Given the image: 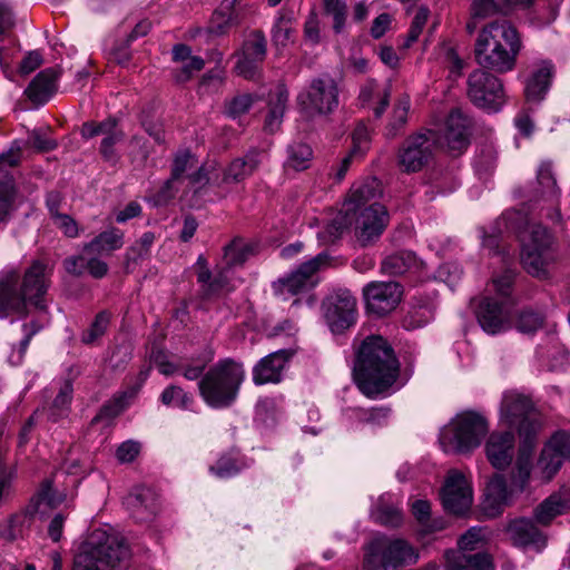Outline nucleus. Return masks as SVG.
Here are the masks:
<instances>
[{
	"instance_id": "18",
	"label": "nucleus",
	"mask_w": 570,
	"mask_h": 570,
	"mask_svg": "<svg viewBox=\"0 0 570 570\" xmlns=\"http://www.w3.org/2000/svg\"><path fill=\"white\" fill-rule=\"evenodd\" d=\"M402 295L403 288L396 282H371L363 288L366 308L377 316L394 311Z\"/></svg>"
},
{
	"instance_id": "32",
	"label": "nucleus",
	"mask_w": 570,
	"mask_h": 570,
	"mask_svg": "<svg viewBox=\"0 0 570 570\" xmlns=\"http://www.w3.org/2000/svg\"><path fill=\"white\" fill-rule=\"evenodd\" d=\"M125 234L116 227L101 232L83 245V252L92 255H109L124 246Z\"/></svg>"
},
{
	"instance_id": "3",
	"label": "nucleus",
	"mask_w": 570,
	"mask_h": 570,
	"mask_svg": "<svg viewBox=\"0 0 570 570\" xmlns=\"http://www.w3.org/2000/svg\"><path fill=\"white\" fill-rule=\"evenodd\" d=\"M521 49L517 28L508 20H494L480 30L473 52L480 68L507 73L515 68Z\"/></svg>"
},
{
	"instance_id": "29",
	"label": "nucleus",
	"mask_w": 570,
	"mask_h": 570,
	"mask_svg": "<svg viewBox=\"0 0 570 570\" xmlns=\"http://www.w3.org/2000/svg\"><path fill=\"white\" fill-rule=\"evenodd\" d=\"M61 70L56 67L40 71L26 89L27 97L37 105L46 104L57 91Z\"/></svg>"
},
{
	"instance_id": "57",
	"label": "nucleus",
	"mask_w": 570,
	"mask_h": 570,
	"mask_svg": "<svg viewBox=\"0 0 570 570\" xmlns=\"http://www.w3.org/2000/svg\"><path fill=\"white\" fill-rule=\"evenodd\" d=\"M195 157L191 155L189 150L178 151L173 161L170 177H173V179L178 180L188 168L195 165Z\"/></svg>"
},
{
	"instance_id": "28",
	"label": "nucleus",
	"mask_w": 570,
	"mask_h": 570,
	"mask_svg": "<svg viewBox=\"0 0 570 570\" xmlns=\"http://www.w3.org/2000/svg\"><path fill=\"white\" fill-rule=\"evenodd\" d=\"M570 510V488L562 487L546 498L533 512L535 522L549 525L554 518Z\"/></svg>"
},
{
	"instance_id": "61",
	"label": "nucleus",
	"mask_w": 570,
	"mask_h": 570,
	"mask_svg": "<svg viewBox=\"0 0 570 570\" xmlns=\"http://www.w3.org/2000/svg\"><path fill=\"white\" fill-rule=\"evenodd\" d=\"M499 11V6L494 0H472L471 14L473 18H488Z\"/></svg>"
},
{
	"instance_id": "46",
	"label": "nucleus",
	"mask_w": 570,
	"mask_h": 570,
	"mask_svg": "<svg viewBox=\"0 0 570 570\" xmlns=\"http://www.w3.org/2000/svg\"><path fill=\"white\" fill-rule=\"evenodd\" d=\"M73 387L70 381H66L57 396L53 400L51 409V417L57 421L59 417L65 416L68 413L71 400H72Z\"/></svg>"
},
{
	"instance_id": "60",
	"label": "nucleus",
	"mask_w": 570,
	"mask_h": 570,
	"mask_svg": "<svg viewBox=\"0 0 570 570\" xmlns=\"http://www.w3.org/2000/svg\"><path fill=\"white\" fill-rule=\"evenodd\" d=\"M353 147L351 153L354 155L363 156L368 148V130L365 125L360 124L352 134Z\"/></svg>"
},
{
	"instance_id": "1",
	"label": "nucleus",
	"mask_w": 570,
	"mask_h": 570,
	"mask_svg": "<svg viewBox=\"0 0 570 570\" xmlns=\"http://www.w3.org/2000/svg\"><path fill=\"white\" fill-rule=\"evenodd\" d=\"M399 372V360L385 338L371 335L362 342L354 365V377L364 395L375 397L385 392L395 383Z\"/></svg>"
},
{
	"instance_id": "7",
	"label": "nucleus",
	"mask_w": 570,
	"mask_h": 570,
	"mask_svg": "<svg viewBox=\"0 0 570 570\" xmlns=\"http://www.w3.org/2000/svg\"><path fill=\"white\" fill-rule=\"evenodd\" d=\"M489 431L487 419L474 411L458 414L440 434V444L446 453H468L476 449Z\"/></svg>"
},
{
	"instance_id": "54",
	"label": "nucleus",
	"mask_w": 570,
	"mask_h": 570,
	"mask_svg": "<svg viewBox=\"0 0 570 570\" xmlns=\"http://www.w3.org/2000/svg\"><path fill=\"white\" fill-rule=\"evenodd\" d=\"M175 70L174 77L177 82H186L205 67V60L199 56H193Z\"/></svg>"
},
{
	"instance_id": "38",
	"label": "nucleus",
	"mask_w": 570,
	"mask_h": 570,
	"mask_svg": "<svg viewBox=\"0 0 570 570\" xmlns=\"http://www.w3.org/2000/svg\"><path fill=\"white\" fill-rule=\"evenodd\" d=\"M412 513L424 533H431L444 528L441 520L431 519V505L426 500H415L412 503Z\"/></svg>"
},
{
	"instance_id": "20",
	"label": "nucleus",
	"mask_w": 570,
	"mask_h": 570,
	"mask_svg": "<svg viewBox=\"0 0 570 570\" xmlns=\"http://www.w3.org/2000/svg\"><path fill=\"white\" fill-rule=\"evenodd\" d=\"M444 509L455 515L470 510L473 502L472 488L459 471H450L441 492Z\"/></svg>"
},
{
	"instance_id": "44",
	"label": "nucleus",
	"mask_w": 570,
	"mask_h": 570,
	"mask_svg": "<svg viewBox=\"0 0 570 570\" xmlns=\"http://www.w3.org/2000/svg\"><path fill=\"white\" fill-rule=\"evenodd\" d=\"M450 556L466 570H492L491 557L484 552L468 554L450 551Z\"/></svg>"
},
{
	"instance_id": "22",
	"label": "nucleus",
	"mask_w": 570,
	"mask_h": 570,
	"mask_svg": "<svg viewBox=\"0 0 570 570\" xmlns=\"http://www.w3.org/2000/svg\"><path fill=\"white\" fill-rule=\"evenodd\" d=\"M125 505L137 522L151 521L158 511V495L147 487H136L126 498Z\"/></svg>"
},
{
	"instance_id": "40",
	"label": "nucleus",
	"mask_w": 570,
	"mask_h": 570,
	"mask_svg": "<svg viewBox=\"0 0 570 570\" xmlns=\"http://www.w3.org/2000/svg\"><path fill=\"white\" fill-rule=\"evenodd\" d=\"M111 315L107 311L99 312L90 326L81 334L80 341L86 345L96 344L107 332Z\"/></svg>"
},
{
	"instance_id": "47",
	"label": "nucleus",
	"mask_w": 570,
	"mask_h": 570,
	"mask_svg": "<svg viewBox=\"0 0 570 570\" xmlns=\"http://www.w3.org/2000/svg\"><path fill=\"white\" fill-rule=\"evenodd\" d=\"M293 32L291 14L278 12L272 31L275 45L286 46L291 41Z\"/></svg>"
},
{
	"instance_id": "9",
	"label": "nucleus",
	"mask_w": 570,
	"mask_h": 570,
	"mask_svg": "<svg viewBox=\"0 0 570 570\" xmlns=\"http://www.w3.org/2000/svg\"><path fill=\"white\" fill-rule=\"evenodd\" d=\"M340 90L336 80L330 75L312 78L296 97L299 112L308 118L328 116L340 104Z\"/></svg>"
},
{
	"instance_id": "49",
	"label": "nucleus",
	"mask_w": 570,
	"mask_h": 570,
	"mask_svg": "<svg viewBox=\"0 0 570 570\" xmlns=\"http://www.w3.org/2000/svg\"><path fill=\"white\" fill-rule=\"evenodd\" d=\"M118 128V121L115 117H108L107 119L96 122V121H87L81 127V136L85 139H90L92 137L102 135L107 137L115 129Z\"/></svg>"
},
{
	"instance_id": "5",
	"label": "nucleus",
	"mask_w": 570,
	"mask_h": 570,
	"mask_svg": "<svg viewBox=\"0 0 570 570\" xmlns=\"http://www.w3.org/2000/svg\"><path fill=\"white\" fill-rule=\"evenodd\" d=\"M390 220L389 213L382 204H372L354 214H337L326 225L325 229L318 233L323 243H332L350 226H354L355 237L358 244L366 247L376 242Z\"/></svg>"
},
{
	"instance_id": "12",
	"label": "nucleus",
	"mask_w": 570,
	"mask_h": 570,
	"mask_svg": "<svg viewBox=\"0 0 570 570\" xmlns=\"http://www.w3.org/2000/svg\"><path fill=\"white\" fill-rule=\"evenodd\" d=\"M501 421L509 428H517L527 441L537 433L540 423L533 413L531 400L518 392H505L500 407Z\"/></svg>"
},
{
	"instance_id": "27",
	"label": "nucleus",
	"mask_w": 570,
	"mask_h": 570,
	"mask_svg": "<svg viewBox=\"0 0 570 570\" xmlns=\"http://www.w3.org/2000/svg\"><path fill=\"white\" fill-rule=\"evenodd\" d=\"M66 494L53 489L52 480L45 479L26 508L29 515L46 517L51 510L58 508L66 501Z\"/></svg>"
},
{
	"instance_id": "10",
	"label": "nucleus",
	"mask_w": 570,
	"mask_h": 570,
	"mask_svg": "<svg viewBox=\"0 0 570 570\" xmlns=\"http://www.w3.org/2000/svg\"><path fill=\"white\" fill-rule=\"evenodd\" d=\"M554 261L553 236L541 224L532 225L529 238L522 244L523 268L533 277L547 279L550 276L549 267Z\"/></svg>"
},
{
	"instance_id": "14",
	"label": "nucleus",
	"mask_w": 570,
	"mask_h": 570,
	"mask_svg": "<svg viewBox=\"0 0 570 570\" xmlns=\"http://www.w3.org/2000/svg\"><path fill=\"white\" fill-rule=\"evenodd\" d=\"M434 144L432 130L407 137L397 154L400 169L407 174L420 171L431 159Z\"/></svg>"
},
{
	"instance_id": "50",
	"label": "nucleus",
	"mask_w": 570,
	"mask_h": 570,
	"mask_svg": "<svg viewBox=\"0 0 570 570\" xmlns=\"http://www.w3.org/2000/svg\"><path fill=\"white\" fill-rule=\"evenodd\" d=\"M126 397H127L126 394H121V395L115 396L111 400H109L108 402H106L101 406L98 414L92 419L91 423L96 424L102 420L110 421V420L115 419L116 416H118L127 407Z\"/></svg>"
},
{
	"instance_id": "48",
	"label": "nucleus",
	"mask_w": 570,
	"mask_h": 570,
	"mask_svg": "<svg viewBox=\"0 0 570 570\" xmlns=\"http://www.w3.org/2000/svg\"><path fill=\"white\" fill-rule=\"evenodd\" d=\"M487 542V531L483 528L473 527L469 529L459 540V552H470L478 550Z\"/></svg>"
},
{
	"instance_id": "62",
	"label": "nucleus",
	"mask_w": 570,
	"mask_h": 570,
	"mask_svg": "<svg viewBox=\"0 0 570 570\" xmlns=\"http://www.w3.org/2000/svg\"><path fill=\"white\" fill-rule=\"evenodd\" d=\"M150 358L158 371L166 376L173 375L178 371V366L169 362L166 353L160 350H153Z\"/></svg>"
},
{
	"instance_id": "56",
	"label": "nucleus",
	"mask_w": 570,
	"mask_h": 570,
	"mask_svg": "<svg viewBox=\"0 0 570 570\" xmlns=\"http://www.w3.org/2000/svg\"><path fill=\"white\" fill-rule=\"evenodd\" d=\"M390 415V409L386 407H373V409H357L356 417L360 422L372 424V425H383L386 423L387 417Z\"/></svg>"
},
{
	"instance_id": "33",
	"label": "nucleus",
	"mask_w": 570,
	"mask_h": 570,
	"mask_svg": "<svg viewBox=\"0 0 570 570\" xmlns=\"http://www.w3.org/2000/svg\"><path fill=\"white\" fill-rule=\"evenodd\" d=\"M420 262L414 253L401 250L386 256L381 263V272L389 276H402L416 271Z\"/></svg>"
},
{
	"instance_id": "26",
	"label": "nucleus",
	"mask_w": 570,
	"mask_h": 570,
	"mask_svg": "<svg viewBox=\"0 0 570 570\" xmlns=\"http://www.w3.org/2000/svg\"><path fill=\"white\" fill-rule=\"evenodd\" d=\"M381 195V183L376 178H371L354 185L338 214H354L355 210H361L372 204H380L377 198Z\"/></svg>"
},
{
	"instance_id": "2",
	"label": "nucleus",
	"mask_w": 570,
	"mask_h": 570,
	"mask_svg": "<svg viewBox=\"0 0 570 570\" xmlns=\"http://www.w3.org/2000/svg\"><path fill=\"white\" fill-rule=\"evenodd\" d=\"M51 277V268L41 261H35L21 277L12 268L0 274V318L12 314H27L28 304L45 309L42 302Z\"/></svg>"
},
{
	"instance_id": "41",
	"label": "nucleus",
	"mask_w": 570,
	"mask_h": 570,
	"mask_svg": "<svg viewBox=\"0 0 570 570\" xmlns=\"http://www.w3.org/2000/svg\"><path fill=\"white\" fill-rule=\"evenodd\" d=\"M17 189L12 177L0 180V223H6L14 209Z\"/></svg>"
},
{
	"instance_id": "31",
	"label": "nucleus",
	"mask_w": 570,
	"mask_h": 570,
	"mask_svg": "<svg viewBox=\"0 0 570 570\" xmlns=\"http://www.w3.org/2000/svg\"><path fill=\"white\" fill-rule=\"evenodd\" d=\"M553 77V65L542 61L529 76L524 95L528 102L538 104L542 101L551 86Z\"/></svg>"
},
{
	"instance_id": "34",
	"label": "nucleus",
	"mask_w": 570,
	"mask_h": 570,
	"mask_svg": "<svg viewBox=\"0 0 570 570\" xmlns=\"http://www.w3.org/2000/svg\"><path fill=\"white\" fill-rule=\"evenodd\" d=\"M551 440L542 450L538 461V468L541 470L542 478L550 481L562 465L564 456L556 448Z\"/></svg>"
},
{
	"instance_id": "24",
	"label": "nucleus",
	"mask_w": 570,
	"mask_h": 570,
	"mask_svg": "<svg viewBox=\"0 0 570 570\" xmlns=\"http://www.w3.org/2000/svg\"><path fill=\"white\" fill-rule=\"evenodd\" d=\"M517 492L511 484L508 488L504 478L495 474L487 484L482 510L485 515L494 518L501 513L503 507L511 503L513 494Z\"/></svg>"
},
{
	"instance_id": "58",
	"label": "nucleus",
	"mask_w": 570,
	"mask_h": 570,
	"mask_svg": "<svg viewBox=\"0 0 570 570\" xmlns=\"http://www.w3.org/2000/svg\"><path fill=\"white\" fill-rule=\"evenodd\" d=\"M375 520L387 527H399L402 522V513L394 507H380L374 513Z\"/></svg>"
},
{
	"instance_id": "35",
	"label": "nucleus",
	"mask_w": 570,
	"mask_h": 570,
	"mask_svg": "<svg viewBox=\"0 0 570 570\" xmlns=\"http://www.w3.org/2000/svg\"><path fill=\"white\" fill-rule=\"evenodd\" d=\"M286 153L285 168L298 171L309 167L313 151L307 144L293 142L287 146Z\"/></svg>"
},
{
	"instance_id": "17",
	"label": "nucleus",
	"mask_w": 570,
	"mask_h": 570,
	"mask_svg": "<svg viewBox=\"0 0 570 570\" xmlns=\"http://www.w3.org/2000/svg\"><path fill=\"white\" fill-rule=\"evenodd\" d=\"M481 328L491 335L505 332L512 327L511 305L507 299L483 297L475 309Z\"/></svg>"
},
{
	"instance_id": "37",
	"label": "nucleus",
	"mask_w": 570,
	"mask_h": 570,
	"mask_svg": "<svg viewBox=\"0 0 570 570\" xmlns=\"http://www.w3.org/2000/svg\"><path fill=\"white\" fill-rule=\"evenodd\" d=\"M410 107L411 100L407 95H403L397 99L393 108L392 119L386 127V136L389 138L396 137L406 125Z\"/></svg>"
},
{
	"instance_id": "15",
	"label": "nucleus",
	"mask_w": 570,
	"mask_h": 570,
	"mask_svg": "<svg viewBox=\"0 0 570 570\" xmlns=\"http://www.w3.org/2000/svg\"><path fill=\"white\" fill-rule=\"evenodd\" d=\"M267 41L259 30L250 31L244 39L242 47L235 52L237 58L235 71L245 79H254L261 70L266 58Z\"/></svg>"
},
{
	"instance_id": "36",
	"label": "nucleus",
	"mask_w": 570,
	"mask_h": 570,
	"mask_svg": "<svg viewBox=\"0 0 570 570\" xmlns=\"http://www.w3.org/2000/svg\"><path fill=\"white\" fill-rule=\"evenodd\" d=\"M288 100V91L284 87H278L275 94V100L271 102L269 112L265 120V129L274 132L279 128L284 116L286 104Z\"/></svg>"
},
{
	"instance_id": "13",
	"label": "nucleus",
	"mask_w": 570,
	"mask_h": 570,
	"mask_svg": "<svg viewBox=\"0 0 570 570\" xmlns=\"http://www.w3.org/2000/svg\"><path fill=\"white\" fill-rule=\"evenodd\" d=\"M324 317L333 333H342L356 322V298L348 289L340 288L328 294L322 303Z\"/></svg>"
},
{
	"instance_id": "23",
	"label": "nucleus",
	"mask_w": 570,
	"mask_h": 570,
	"mask_svg": "<svg viewBox=\"0 0 570 570\" xmlns=\"http://www.w3.org/2000/svg\"><path fill=\"white\" fill-rule=\"evenodd\" d=\"M289 350H278L261 358L253 367V382L255 385L278 383L282 372L292 357Z\"/></svg>"
},
{
	"instance_id": "25",
	"label": "nucleus",
	"mask_w": 570,
	"mask_h": 570,
	"mask_svg": "<svg viewBox=\"0 0 570 570\" xmlns=\"http://www.w3.org/2000/svg\"><path fill=\"white\" fill-rule=\"evenodd\" d=\"M485 453L495 469H505L513 459L514 434L511 431L492 432L485 443Z\"/></svg>"
},
{
	"instance_id": "63",
	"label": "nucleus",
	"mask_w": 570,
	"mask_h": 570,
	"mask_svg": "<svg viewBox=\"0 0 570 570\" xmlns=\"http://www.w3.org/2000/svg\"><path fill=\"white\" fill-rule=\"evenodd\" d=\"M57 228H59L65 236L75 238L79 235V228L77 222L68 214L58 215L52 219Z\"/></svg>"
},
{
	"instance_id": "11",
	"label": "nucleus",
	"mask_w": 570,
	"mask_h": 570,
	"mask_svg": "<svg viewBox=\"0 0 570 570\" xmlns=\"http://www.w3.org/2000/svg\"><path fill=\"white\" fill-rule=\"evenodd\" d=\"M466 95L478 108L497 112L507 101L503 83L492 71L479 68L466 80Z\"/></svg>"
},
{
	"instance_id": "52",
	"label": "nucleus",
	"mask_w": 570,
	"mask_h": 570,
	"mask_svg": "<svg viewBox=\"0 0 570 570\" xmlns=\"http://www.w3.org/2000/svg\"><path fill=\"white\" fill-rule=\"evenodd\" d=\"M250 248L242 240H233L225 247L224 259L228 268L242 265L248 257Z\"/></svg>"
},
{
	"instance_id": "45",
	"label": "nucleus",
	"mask_w": 570,
	"mask_h": 570,
	"mask_svg": "<svg viewBox=\"0 0 570 570\" xmlns=\"http://www.w3.org/2000/svg\"><path fill=\"white\" fill-rule=\"evenodd\" d=\"M324 12L333 19V30L341 33L346 24L347 4L345 0H323Z\"/></svg>"
},
{
	"instance_id": "42",
	"label": "nucleus",
	"mask_w": 570,
	"mask_h": 570,
	"mask_svg": "<svg viewBox=\"0 0 570 570\" xmlns=\"http://www.w3.org/2000/svg\"><path fill=\"white\" fill-rule=\"evenodd\" d=\"M544 316L532 308H523L518 312L514 327L523 334H532L543 325Z\"/></svg>"
},
{
	"instance_id": "53",
	"label": "nucleus",
	"mask_w": 570,
	"mask_h": 570,
	"mask_svg": "<svg viewBox=\"0 0 570 570\" xmlns=\"http://www.w3.org/2000/svg\"><path fill=\"white\" fill-rule=\"evenodd\" d=\"M254 98L249 94L237 95L225 102V114L229 118H237L246 114L253 106Z\"/></svg>"
},
{
	"instance_id": "59",
	"label": "nucleus",
	"mask_w": 570,
	"mask_h": 570,
	"mask_svg": "<svg viewBox=\"0 0 570 570\" xmlns=\"http://www.w3.org/2000/svg\"><path fill=\"white\" fill-rule=\"evenodd\" d=\"M429 18V9L425 7H421L417 9L411 28L407 33V41L405 43L406 47H410L412 42L416 41L419 36L421 35L426 21Z\"/></svg>"
},
{
	"instance_id": "43",
	"label": "nucleus",
	"mask_w": 570,
	"mask_h": 570,
	"mask_svg": "<svg viewBox=\"0 0 570 570\" xmlns=\"http://www.w3.org/2000/svg\"><path fill=\"white\" fill-rule=\"evenodd\" d=\"M531 456L527 451H520L515 468L512 472V485L521 493L525 489L531 474Z\"/></svg>"
},
{
	"instance_id": "55",
	"label": "nucleus",
	"mask_w": 570,
	"mask_h": 570,
	"mask_svg": "<svg viewBox=\"0 0 570 570\" xmlns=\"http://www.w3.org/2000/svg\"><path fill=\"white\" fill-rule=\"evenodd\" d=\"M209 471L218 478H230L240 471L236 459L229 454L222 455L217 462L209 468Z\"/></svg>"
},
{
	"instance_id": "8",
	"label": "nucleus",
	"mask_w": 570,
	"mask_h": 570,
	"mask_svg": "<svg viewBox=\"0 0 570 570\" xmlns=\"http://www.w3.org/2000/svg\"><path fill=\"white\" fill-rule=\"evenodd\" d=\"M419 558V551L406 540L380 537L366 546L363 568L365 570H395L415 564Z\"/></svg>"
},
{
	"instance_id": "4",
	"label": "nucleus",
	"mask_w": 570,
	"mask_h": 570,
	"mask_svg": "<svg viewBox=\"0 0 570 570\" xmlns=\"http://www.w3.org/2000/svg\"><path fill=\"white\" fill-rule=\"evenodd\" d=\"M244 365L233 358L215 363L198 381L199 395L213 409H226L237 400L245 380Z\"/></svg>"
},
{
	"instance_id": "51",
	"label": "nucleus",
	"mask_w": 570,
	"mask_h": 570,
	"mask_svg": "<svg viewBox=\"0 0 570 570\" xmlns=\"http://www.w3.org/2000/svg\"><path fill=\"white\" fill-rule=\"evenodd\" d=\"M538 184L541 186L542 197L557 198L559 196L560 190L549 164L540 166L538 170Z\"/></svg>"
},
{
	"instance_id": "39",
	"label": "nucleus",
	"mask_w": 570,
	"mask_h": 570,
	"mask_svg": "<svg viewBox=\"0 0 570 570\" xmlns=\"http://www.w3.org/2000/svg\"><path fill=\"white\" fill-rule=\"evenodd\" d=\"M160 401L166 406L188 411L194 404V396L178 385H169L161 392Z\"/></svg>"
},
{
	"instance_id": "64",
	"label": "nucleus",
	"mask_w": 570,
	"mask_h": 570,
	"mask_svg": "<svg viewBox=\"0 0 570 570\" xmlns=\"http://www.w3.org/2000/svg\"><path fill=\"white\" fill-rule=\"evenodd\" d=\"M125 135L120 129H115L107 137H104L100 145V153L106 160H111L115 156L114 146L124 139Z\"/></svg>"
},
{
	"instance_id": "6",
	"label": "nucleus",
	"mask_w": 570,
	"mask_h": 570,
	"mask_svg": "<svg viewBox=\"0 0 570 570\" xmlns=\"http://www.w3.org/2000/svg\"><path fill=\"white\" fill-rule=\"evenodd\" d=\"M124 538L102 529L94 530L87 547L73 560L72 570H114L129 559Z\"/></svg>"
},
{
	"instance_id": "19",
	"label": "nucleus",
	"mask_w": 570,
	"mask_h": 570,
	"mask_svg": "<svg viewBox=\"0 0 570 570\" xmlns=\"http://www.w3.org/2000/svg\"><path fill=\"white\" fill-rule=\"evenodd\" d=\"M261 164V151L249 149L243 157L235 158L225 168L216 170L212 176V185L220 189H227L250 177Z\"/></svg>"
},
{
	"instance_id": "21",
	"label": "nucleus",
	"mask_w": 570,
	"mask_h": 570,
	"mask_svg": "<svg viewBox=\"0 0 570 570\" xmlns=\"http://www.w3.org/2000/svg\"><path fill=\"white\" fill-rule=\"evenodd\" d=\"M473 121L460 108H454L445 120L443 139L451 151L461 154L470 144Z\"/></svg>"
},
{
	"instance_id": "30",
	"label": "nucleus",
	"mask_w": 570,
	"mask_h": 570,
	"mask_svg": "<svg viewBox=\"0 0 570 570\" xmlns=\"http://www.w3.org/2000/svg\"><path fill=\"white\" fill-rule=\"evenodd\" d=\"M508 531L514 546L533 548L537 551L547 546V537L531 520H514L509 524Z\"/></svg>"
},
{
	"instance_id": "16",
	"label": "nucleus",
	"mask_w": 570,
	"mask_h": 570,
	"mask_svg": "<svg viewBox=\"0 0 570 570\" xmlns=\"http://www.w3.org/2000/svg\"><path fill=\"white\" fill-rule=\"evenodd\" d=\"M328 263V256L321 253L312 259L301 264L287 277L281 278L274 283L273 288L277 294L296 295L315 286L314 275Z\"/></svg>"
}]
</instances>
